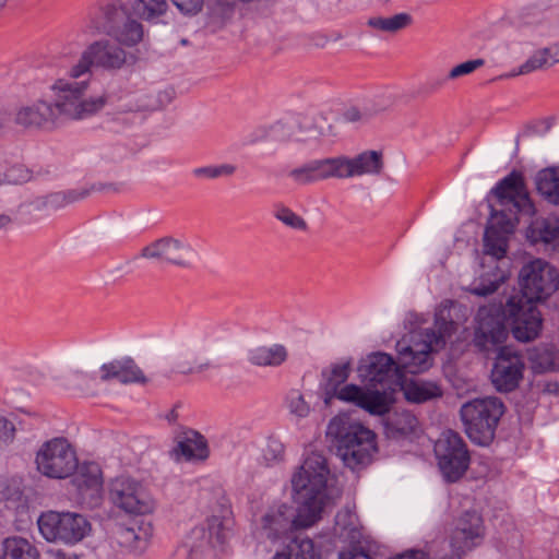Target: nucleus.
Returning <instances> with one entry per match:
<instances>
[{
    "mask_svg": "<svg viewBox=\"0 0 559 559\" xmlns=\"http://www.w3.org/2000/svg\"><path fill=\"white\" fill-rule=\"evenodd\" d=\"M522 296H511L506 305L489 304L476 313L475 343L492 348L508 337L507 325L521 342L534 340L542 329V316L535 302L549 297L559 287V273L547 261L535 259L520 272Z\"/></svg>",
    "mask_w": 559,
    "mask_h": 559,
    "instance_id": "obj_1",
    "label": "nucleus"
},
{
    "mask_svg": "<svg viewBox=\"0 0 559 559\" xmlns=\"http://www.w3.org/2000/svg\"><path fill=\"white\" fill-rule=\"evenodd\" d=\"M453 301L444 300L435 314V326L413 332L409 340L404 337L396 343L399 361L385 353H372L359 361L357 376L369 386L378 384L395 389L402 382V373L413 374L427 371L432 365L431 353L442 348L447 340L456 331L457 324L450 318Z\"/></svg>",
    "mask_w": 559,
    "mask_h": 559,
    "instance_id": "obj_2",
    "label": "nucleus"
},
{
    "mask_svg": "<svg viewBox=\"0 0 559 559\" xmlns=\"http://www.w3.org/2000/svg\"><path fill=\"white\" fill-rule=\"evenodd\" d=\"M330 468L325 456L311 452L290 478L295 513L286 502L270 506L260 519L261 534L277 542L289 533L313 526L322 516L326 503Z\"/></svg>",
    "mask_w": 559,
    "mask_h": 559,
    "instance_id": "obj_3",
    "label": "nucleus"
},
{
    "mask_svg": "<svg viewBox=\"0 0 559 559\" xmlns=\"http://www.w3.org/2000/svg\"><path fill=\"white\" fill-rule=\"evenodd\" d=\"M326 437L344 465L352 471L368 465L377 451L374 432L347 415H337L330 420Z\"/></svg>",
    "mask_w": 559,
    "mask_h": 559,
    "instance_id": "obj_4",
    "label": "nucleus"
},
{
    "mask_svg": "<svg viewBox=\"0 0 559 559\" xmlns=\"http://www.w3.org/2000/svg\"><path fill=\"white\" fill-rule=\"evenodd\" d=\"M87 80H57L51 103L59 126L68 121H82L97 115L107 104L105 94L87 96Z\"/></svg>",
    "mask_w": 559,
    "mask_h": 559,
    "instance_id": "obj_5",
    "label": "nucleus"
},
{
    "mask_svg": "<svg viewBox=\"0 0 559 559\" xmlns=\"http://www.w3.org/2000/svg\"><path fill=\"white\" fill-rule=\"evenodd\" d=\"M215 496L217 507L207 516L205 526L191 530L183 544L178 548L179 554L191 556L206 545L223 547L233 537L235 525L233 511L221 488L215 490Z\"/></svg>",
    "mask_w": 559,
    "mask_h": 559,
    "instance_id": "obj_6",
    "label": "nucleus"
},
{
    "mask_svg": "<svg viewBox=\"0 0 559 559\" xmlns=\"http://www.w3.org/2000/svg\"><path fill=\"white\" fill-rule=\"evenodd\" d=\"M504 406L497 397L475 399L464 403L460 409L465 432L478 445L489 444Z\"/></svg>",
    "mask_w": 559,
    "mask_h": 559,
    "instance_id": "obj_7",
    "label": "nucleus"
},
{
    "mask_svg": "<svg viewBox=\"0 0 559 559\" xmlns=\"http://www.w3.org/2000/svg\"><path fill=\"white\" fill-rule=\"evenodd\" d=\"M87 35H144L143 25L120 0H110L90 14Z\"/></svg>",
    "mask_w": 559,
    "mask_h": 559,
    "instance_id": "obj_8",
    "label": "nucleus"
},
{
    "mask_svg": "<svg viewBox=\"0 0 559 559\" xmlns=\"http://www.w3.org/2000/svg\"><path fill=\"white\" fill-rule=\"evenodd\" d=\"M509 235L497 231L493 227H486L484 235V252L495 260V267L491 272L480 276L479 282L471 287L469 292L476 296H488L495 293L501 284L510 276L509 265L502 260L508 251Z\"/></svg>",
    "mask_w": 559,
    "mask_h": 559,
    "instance_id": "obj_9",
    "label": "nucleus"
},
{
    "mask_svg": "<svg viewBox=\"0 0 559 559\" xmlns=\"http://www.w3.org/2000/svg\"><path fill=\"white\" fill-rule=\"evenodd\" d=\"M435 454L441 475L447 483L460 480L466 473L471 463L466 443L462 437L453 430L444 431L437 440Z\"/></svg>",
    "mask_w": 559,
    "mask_h": 559,
    "instance_id": "obj_10",
    "label": "nucleus"
},
{
    "mask_svg": "<svg viewBox=\"0 0 559 559\" xmlns=\"http://www.w3.org/2000/svg\"><path fill=\"white\" fill-rule=\"evenodd\" d=\"M109 501L127 514L144 515L155 509V501L143 485L127 475H120L109 483Z\"/></svg>",
    "mask_w": 559,
    "mask_h": 559,
    "instance_id": "obj_11",
    "label": "nucleus"
},
{
    "mask_svg": "<svg viewBox=\"0 0 559 559\" xmlns=\"http://www.w3.org/2000/svg\"><path fill=\"white\" fill-rule=\"evenodd\" d=\"M37 469L49 478L63 479L78 467V457L71 444L63 438L47 441L36 455Z\"/></svg>",
    "mask_w": 559,
    "mask_h": 559,
    "instance_id": "obj_12",
    "label": "nucleus"
},
{
    "mask_svg": "<svg viewBox=\"0 0 559 559\" xmlns=\"http://www.w3.org/2000/svg\"><path fill=\"white\" fill-rule=\"evenodd\" d=\"M503 342L492 348L483 349L475 345L481 352H491L499 348L496 356L493 367L491 369L492 385L499 392H511L515 390L521 380L525 369L523 356L513 349L511 346H501ZM474 344H476L474 342Z\"/></svg>",
    "mask_w": 559,
    "mask_h": 559,
    "instance_id": "obj_13",
    "label": "nucleus"
},
{
    "mask_svg": "<svg viewBox=\"0 0 559 559\" xmlns=\"http://www.w3.org/2000/svg\"><path fill=\"white\" fill-rule=\"evenodd\" d=\"M72 477L79 502L90 509L98 507L103 501L104 475L96 462L78 463Z\"/></svg>",
    "mask_w": 559,
    "mask_h": 559,
    "instance_id": "obj_14",
    "label": "nucleus"
},
{
    "mask_svg": "<svg viewBox=\"0 0 559 559\" xmlns=\"http://www.w3.org/2000/svg\"><path fill=\"white\" fill-rule=\"evenodd\" d=\"M485 537L481 515L476 511H465L455 521L450 535V545L455 552L466 554L478 547Z\"/></svg>",
    "mask_w": 559,
    "mask_h": 559,
    "instance_id": "obj_15",
    "label": "nucleus"
},
{
    "mask_svg": "<svg viewBox=\"0 0 559 559\" xmlns=\"http://www.w3.org/2000/svg\"><path fill=\"white\" fill-rule=\"evenodd\" d=\"M197 252L187 241L165 237L142 249V257L157 259L179 266H188L195 258Z\"/></svg>",
    "mask_w": 559,
    "mask_h": 559,
    "instance_id": "obj_16",
    "label": "nucleus"
},
{
    "mask_svg": "<svg viewBox=\"0 0 559 559\" xmlns=\"http://www.w3.org/2000/svg\"><path fill=\"white\" fill-rule=\"evenodd\" d=\"M501 207L516 209L518 212H533V204L525 188L523 177L518 171H512L500 180L492 189Z\"/></svg>",
    "mask_w": 559,
    "mask_h": 559,
    "instance_id": "obj_17",
    "label": "nucleus"
},
{
    "mask_svg": "<svg viewBox=\"0 0 559 559\" xmlns=\"http://www.w3.org/2000/svg\"><path fill=\"white\" fill-rule=\"evenodd\" d=\"M340 401L352 403L376 416H384L391 408V400L384 391L364 390L356 384L345 385L340 392Z\"/></svg>",
    "mask_w": 559,
    "mask_h": 559,
    "instance_id": "obj_18",
    "label": "nucleus"
},
{
    "mask_svg": "<svg viewBox=\"0 0 559 559\" xmlns=\"http://www.w3.org/2000/svg\"><path fill=\"white\" fill-rule=\"evenodd\" d=\"M336 178H352L369 174H378L382 167L381 154L376 151H367L354 158L336 156Z\"/></svg>",
    "mask_w": 559,
    "mask_h": 559,
    "instance_id": "obj_19",
    "label": "nucleus"
},
{
    "mask_svg": "<svg viewBox=\"0 0 559 559\" xmlns=\"http://www.w3.org/2000/svg\"><path fill=\"white\" fill-rule=\"evenodd\" d=\"M124 43L120 40V37H111V39L97 41L87 49L95 67L119 69L129 60H134V56L127 52L122 47Z\"/></svg>",
    "mask_w": 559,
    "mask_h": 559,
    "instance_id": "obj_20",
    "label": "nucleus"
},
{
    "mask_svg": "<svg viewBox=\"0 0 559 559\" xmlns=\"http://www.w3.org/2000/svg\"><path fill=\"white\" fill-rule=\"evenodd\" d=\"M287 176L298 186L336 178L334 157L312 159L288 171Z\"/></svg>",
    "mask_w": 559,
    "mask_h": 559,
    "instance_id": "obj_21",
    "label": "nucleus"
},
{
    "mask_svg": "<svg viewBox=\"0 0 559 559\" xmlns=\"http://www.w3.org/2000/svg\"><path fill=\"white\" fill-rule=\"evenodd\" d=\"M103 382L117 380L121 384L145 383L146 378L141 368L131 358L115 359L100 366Z\"/></svg>",
    "mask_w": 559,
    "mask_h": 559,
    "instance_id": "obj_22",
    "label": "nucleus"
},
{
    "mask_svg": "<svg viewBox=\"0 0 559 559\" xmlns=\"http://www.w3.org/2000/svg\"><path fill=\"white\" fill-rule=\"evenodd\" d=\"M15 121L23 127L52 129L59 126L51 103L38 100L20 108Z\"/></svg>",
    "mask_w": 559,
    "mask_h": 559,
    "instance_id": "obj_23",
    "label": "nucleus"
},
{
    "mask_svg": "<svg viewBox=\"0 0 559 559\" xmlns=\"http://www.w3.org/2000/svg\"><path fill=\"white\" fill-rule=\"evenodd\" d=\"M152 535V525L143 521L131 526H119L116 532L118 544L136 556L142 555L147 549Z\"/></svg>",
    "mask_w": 559,
    "mask_h": 559,
    "instance_id": "obj_24",
    "label": "nucleus"
},
{
    "mask_svg": "<svg viewBox=\"0 0 559 559\" xmlns=\"http://www.w3.org/2000/svg\"><path fill=\"white\" fill-rule=\"evenodd\" d=\"M526 238L532 245H543L546 249L559 250V218L538 217L526 229Z\"/></svg>",
    "mask_w": 559,
    "mask_h": 559,
    "instance_id": "obj_25",
    "label": "nucleus"
},
{
    "mask_svg": "<svg viewBox=\"0 0 559 559\" xmlns=\"http://www.w3.org/2000/svg\"><path fill=\"white\" fill-rule=\"evenodd\" d=\"M174 454L179 460L204 461L209 457L210 450L206 439L195 430H185L177 439Z\"/></svg>",
    "mask_w": 559,
    "mask_h": 559,
    "instance_id": "obj_26",
    "label": "nucleus"
},
{
    "mask_svg": "<svg viewBox=\"0 0 559 559\" xmlns=\"http://www.w3.org/2000/svg\"><path fill=\"white\" fill-rule=\"evenodd\" d=\"M175 366L177 371L182 374L201 373L214 367L209 358L198 353L195 345L190 346L189 344L179 349Z\"/></svg>",
    "mask_w": 559,
    "mask_h": 559,
    "instance_id": "obj_27",
    "label": "nucleus"
},
{
    "mask_svg": "<svg viewBox=\"0 0 559 559\" xmlns=\"http://www.w3.org/2000/svg\"><path fill=\"white\" fill-rule=\"evenodd\" d=\"M403 391L405 399L411 403H425L442 395L441 388L431 381L411 380L405 381L404 372L402 373L401 384H396Z\"/></svg>",
    "mask_w": 559,
    "mask_h": 559,
    "instance_id": "obj_28",
    "label": "nucleus"
},
{
    "mask_svg": "<svg viewBox=\"0 0 559 559\" xmlns=\"http://www.w3.org/2000/svg\"><path fill=\"white\" fill-rule=\"evenodd\" d=\"M288 358V350L282 344L258 346L248 350V361L257 367H280Z\"/></svg>",
    "mask_w": 559,
    "mask_h": 559,
    "instance_id": "obj_29",
    "label": "nucleus"
},
{
    "mask_svg": "<svg viewBox=\"0 0 559 559\" xmlns=\"http://www.w3.org/2000/svg\"><path fill=\"white\" fill-rule=\"evenodd\" d=\"M532 369L536 373L559 370V350L552 345H540L528 352Z\"/></svg>",
    "mask_w": 559,
    "mask_h": 559,
    "instance_id": "obj_30",
    "label": "nucleus"
},
{
    "mask_svg": "<svg viewBox=\"0 0 559 559\" xmlns=\"http://www.w3.org/2000/svg\"><path fill=\"white\" fill-rule=\"evenodd\" d=\"M536 188L545 200L559 205V166L539 170L536 176Z\"/></svg>",
    "mask_w": 559,
    "mask_h": 559,
    "instance_id": "obj_31",
    "label": "nucleus"
},
{
    "mask_svg": "<svg viewBox=\"0 0 559 559\" xmlns=\"http://www.w3.org/2000/svg\"><path fill=\"white\" fill-rule=\"evenodd\" d=\"M417 423V418L408 411L389 412L384 418L385 433L392 438L412 433Z\"/></svg>",
    "mask_w": 559,
    "mask_h": 559,
    "instance_id": "obj_32",
    "label": "nucleus"
},
{
    "mask_svg": "<svg viewBox=\"0 0 559 559\" xmlns=\"http://www.w3.org/2000/svg\"><path fill=\"white\" fill-rule=\"evenodd\" d=\"M63 540L66 544H76L87 536L92 530L88 520L79 513L64 512Z\"/></svg>",
    "mask_w": 559,
    "mask_h": 559,
    "instance_id": "obj_33",
    "label": "nucleus"
},
{
    "mask_svg": "<svg viewBox=\"0 0 559 559\" xmlns=\"http://www.w3.org/2000/svg\"><path fill=\"white\" fill-rule=\"evenodd\" d=\"M350 373V361H342L332 366L325 383V403L333 397L340 400V392L345 388Z\"/></svg>",
    "mask_w": 559,
    "mask_h": 559,
    "instance_id": "obj_34",
    "label": "nucleus"
},
{
    "mask_svg": "<svg viewBox=\"0 0 559 559\" xmlns=\"http://www.w3.org/2000/svg\"><path fill=\"white\" fill-rule=\"evenodd\" d=\"M38 528L43 537L48 542H62L64 527V513L49 511L38 519Z\"/></svg>",
    "mask_w": 559,
    "mask_h": 559,
    "instance_id": "obj_35",
    "label": "nucleus"
},
{
    "mask_svg": "<svg viewBox=\"0 0 559 559\" xmlns=\"http://www.w3.org/2000/svg\"><path fill=\"white\" fill-rule=\"evenodd\" d=\"M314 544L312 539L305 537L293 538L281 552H276L273 559H316Z\"/></svg>",
    "mask_w": 559,
    "mask_h": 559,
    "instance_id": "obj_36",
    "label": "nucleus"
},
{
    "mask_svg": "<svg viewBox=\"0 0 559 559\" xmlns=\"http://www.w3.org/2000/svg\"><path fill=\"white\" fill-rule=\"evenodd\" d=\"M133 13L150 23H157V20L166 13V0H129Z\"/></svg>",
    "mask_w": 559,
    "mask_h": 559,
    "instance_id": "obj_37",
    "label": "nucleus"
},
{
    "mask_svg": "<svg viewBox=\"0 0 559 559\" xmlns=\"http://www.w3.org/2000/svg\"><path fill=\"white\" fill-rule=\"evenodd\" d=\"M36 549L22 537H10L3 542L1 559H37Z\"/></svg>",
    "mask_w": 559,
    "mask_h": 559,
    "instance_id": "obj_38",
    "label": "nucleus"
},
{
    "mask_svg": "<svg viewBox=\"0 0 559 559\" xmlns=\"http://www.w3.org/2000/svg\"><path fill=\"white\" fill-rule=\"evenodd\" d=\"M519 213L516 209L501 207L500 210H492L491 219L487 227H493L497 231L511 235L513 234L516 224L519 223Z\"/></svg>",
    "mask_w": 559,
    "mask_h": 559,
    "instance_id": "obj_39",
    "label": "nucleus"
},
{
    "mask_svg": "<svg viewBox=\"0 0 559 559\" xmlns=\"http://www.w3.org/2000/svg\"><path fill=\"white\" fill-rule=\"evenodd\" d=\"M412 23V16L407 13H399L390 17H371L367 24L381 32H397Z\"/></svg>",
    "mask_w": 559,
    "mask_h": 559,
    "instance_id": "obj_40",
    "label": "nucleus"
},
{
    "mask_svg": "<svg viewBox=\"0 0 559 559\" xmlns=\"http://www.w3.org/2000/svg\"><path fill=\"white\" fill-rule=\"evenodd\" d=\"M335 531L344 538L355 540L359 538L360 533L355 523V514L350 511H341L335 516Z\"/></svg>",
    "mask_w": 559,
    "mask_h": 559,
    "instance_id": "obj_41",
    "label": "nucleus"
},
{
    "mask_svg": "<svg viewBox=\"0 0 559 559\" xmlns=\"http://www.w3.org/2000/svg\"><path fill=\"white\" fill-rule=\"evenodd\" d=\"M235 171L236 167L234 165L221 164L194 168L192 175L197 178L216 179L231 176Z\"/></svg>",
    "mask_w": 559,
    "mask_h": 559,
    "instance_id": "obj_42",
    "label": "nucleus"
},
{
    "mask_svg": "<svg viewBox=\"0 0 559 559\" xmlns=\"http://www.w3.org/2000/svg\"><path fill=\"white\" fill-rule=\"evenodd\" d=\"M91 67H95V63L90 53V50L86 49L83 52L79 62L71 68L70 72H69V76L62 78L61 80H75V81L87 80V82L90 83Z\"/></svg>",
    "mask_w": 559,
    "mask_h": 559,
    "instance_id": "obj_43",
    "label": "nucleus"
},
{
    "mask_svg": "<svg viewBox=\"0 0 559 559\" xmlns=\"http://www.w3.org/2000/svg\"><path fill=\"white\" fill-rule=\"evenodd\" d=\"M91 67H95V63L90 53V50L86 49L83 52L79 62L71 68L70 72H69V76L62 78L61 80H75V81L87 80V82L90 83Z\"/></svg>",
    "mask_w": 559,
    "mask_h": 559,
    "instance_id": "obj_44",
    "label": "nucleus"
},
{
    "mask_svg": "<svg viewBox=\"0 0 559 559\" xmlns=\"http://www.w3.org/2000/svg\"><path fill=\"white\" fill-rule=\"evenodd\" d=\"M546 48L536 50L523 64L520 66V72H534L544 68L551 67V57Z\"/></svg>",
    "mask_w": 559,
    "mask_h": 559,
    "instance_id": "obj_45",
    "label": "nucleus"
},
{
    "mask_svg": "<svg viewBox=\"0 0 559 559\" xmlns=\"http://www.w3.org/2000/svg\"><path fill=\"white\" fill-rule=\"evenodd\" d=\"M274 217L282 222L284 225L297 229V230H306L307 229V223L306 221L293 212L290 209L280 205L276 206L274 210Z\"/></svg>",
    "mask_w": 559,
    "mask_h": 559,
    "instance_id": "obj_46",
    "label": "nucleus"
},
{
    "mask_svg": "<svg viewBox=\"0 0 559 559\" xmlns=\"http://www.w3.org/2000/svg\"><path fill=\"white\" fill-rule=\"evenodd\" d=\"M287 408L298 418H305L310 413V406L298 390H292L286 397Z\"/></svg>",
    "mask_w": 559,
    "mask_h": 559,
    "instance_id": "obj_47",
    "label": "nucleus"
},
{
    "mask_svg": "<svg viewBox=\"0 0 559 559\" xmlns=\"http://www.w3.org/2000/svg\"><path fill=\"white\" fill-rule=\"evenodd\" d=\"M284 444L275 438H269L262 450V459L266 465H274L284 459Z\"/></svg>",
    "mask_w": 559,
    "mask_h": 559,
    "instance_id": "obj_48",
    "label": "nucleus"
},
{
    "mask_svg": "<svg viewBox=\"0 0 559 559\" xmlns=\"http://www.w3.org/2000/svg\"><path fill=\"white\" fill-rule=\"evenodd\" d=\"M64 385L69 388L85 389L88 388L95 380L96 376L83 370H70L63 376Z\"/></svg>",
    "mask_w": 559,
    "mask_h": 559,
    "instance_id": "obj_49",
    "label": "nucleus"
},
{
    "mask_svg": "<svg viewBox=\"0 0 559 559\" xmlns=\"http://www.w3.org/2000/svg\"><path fill=\"white\" fill-rule=\"evenodd\" d=\"M176 96V92L173 87H167L156 95L154 102H147L145 104H139L130 110H156L169 105Z\"/></svg>",
    "mask_w": 559,
    "mask_h": 559,
    "instance_id": "obj_50",
    "label": "nucleus"
},
{
    "mask_svg": "<svg viewBox=\"0 0 559 559\" xmlns=\"http://www.w3.org/2000/svg\"><path fill=\"white\" fill-rule=\"evenodd\" d=\"M31 179L29 170L23 165H12L5 168V174L3 175V185H20L26 182Z\"/></svg>",
    "mask_w": 559,
    "mask_h": 559,
    "instance_id": "obj_51",
    "label": "nucleus"
},
{
    "mask_svg": "<svg viewBox=\"0 0 559 559\" xmlns=\"http://www.w3.org/2000/svg\"><path fill=\"white\" fill-rule=\"evenodd\" d=\"M485 64L484 59H473L462 62L455 67H453L448 73V79L455 80L465 75L473 73L475 70L479 69Z\"/></svg>",
    "mask_w": 559,
    "mask_h": 559,
    "instance_id": "obj_52",
    "label": "nucleus"
},
{
    "mask_svg": "<svg viewBox=\"0 0 559 559\" xmlns=\"http://www.w3.org/2000/svg\"><path fill=\"white\" fill-rule=\"evenodd\" d=\"M342 116L343 119L347 122H362L368 120L370 112L366 108L350 106L343 111Z\"/></svg>",
    "mask_w": 559,
    "mask_h": 559,
    "instance_id": "obj_53",
    "label": "nucleus"
},
{
    "mask_svg": "<svg viewBox=\"0 0 559 559\" xmlns=\"http://www.w3.org/2000/svg\"><path fill=\"white\" fill-rule=\"evenodd\" d=\"M185 14H194L202 9L203 0H171Z\"/></svg>",
    "mask_w": 559,
    "mask_h": 559,
    "instance_id": "obj_54",
    "label": "nucleus"
},
{
    "mask_svg": "<svg viewBox=\"0 0 559 559\" xmlns=\"http://www.w3.org/2000/svg\"><path fill=\"white\" fill-rule=\"evenodd\" d=\"M14 431L15 428L13 423L3 416H0V442L11 440L14 436Z\"/></svg>",
    "mask_w": 559,
    "mask_h": 559,
    "instance_id": "obj_55",
    "label": "nucleus"
},
{
    "mask_svg": "<svg viewBox=\"0 0 559 559\" xmlns=\"http://www.w3.org/2000/svg\"><path fill=\"white\" fill-rule=\"evenodd\" d=\"M338 559H372L371 556L358 547H353L348 550L341 551Z\"/></svg>",
    "mask_w": 559,
    "mask_h": 559,
    "instance_id": "obj_56",
    "label": "nucleus"
},
{
    "mask_svg": "<svg viewBox=\"0 0 559 559\" xmlns=\"http://www.w3.org/2000/svg\"><path fill=\"white\" fill-rule=\"evenodd\" d=\"M547 49L550 52L549 57H551V63H559V46L547 47Z\"/></svg>",
    "mask_w": 559,
    "mask_h": 559,
    "instance_id": "obj_57",
    "label": "nucleus"
},
{
    "mask_svg": "<svg viewBox=\"0 0 559 559\" xmlns=\"http://www.w3.org/2000/svg\"><path fill=\"white\" fill-rule=\"evenodd\" d=\"M7 160L0 156V185H3V175L5 174Z\"/></svg>",
    "mask_w": 559,
    "mask_h": 559,
    "instance_id": "obj_58",
    "label": "nucleus"
},
{
    "mask_svg": "<svg viewBox=\"0 0 559 559\" xmlns=\"http://www.w3.org/2000/svg\"><path fill=\"white\" fill-rule=\"evenodd\" d=\"M313 39H317L313 45L316 47H324L328 43L329 37H312Z\"/></svg>",
    "mask_w": 559,
    "mask_h": 559,
    "instance_id": "obj_59",
    "label": "nucleus"
},
{
    "mask_svg": "<svg viewBox=\"0 0 559 559\" xmlns=\"http://www.w3.org/2000/svg\"><path fill=\"white\" fill-rule=\"evenodd\" d=\"M524 74H528V72H520V67H519L518 69L511 71L508 74L502 75L501 78H514V76L524 75Z\"/></svg>",
    "mask_w": 559,
    "mask_h": 559,
    "instance_id": "obj_60",
    "label": "nucleus"
},
{
    "mask_svg": "<svg viewBox=\"0 0 559 559\" xmlns=\"http://www.w3.org/2000/svg\"><path fill=\"white\" fill-rule=\"evenodd\" d=\"M130 39L129 46L135 45L142 37H128Z\"/></svg>",
    "mask_w": 559,
    "mask_h": 559,
    "instance_id": "obj_61",
    "label": "nucleus"
},
{
    "mask_svg": "<svg viewBox=\"0 0 559 559\" xmlns=\"http://www.w3.org/2000/svg\"><path fill=\"white\" fill-rule=\"evenodd\" d=\"M180 44H181L182 46H186V45L188 44L187 38H185V37H183V38H181Z\"/></svg>",
    "mask_w": 559,
    "mask_h": 559,
    "instance_id": "obj_62",
    "label": "nucleus"
},
{
    "mask_svg": "<svg viewBox=\"0 0 559 559\" xmlns=\"http://www.w3.org/2000/svg\"><path fill=\"white\" fill-rule=\"evenodd\" d=\"M145 99H146V100H145V102H143L142 104H145V103H147V102H153L151 98H148V96H145Z\"/></svg>",
    "mask_w": 559,
    "mask_h": 559,
    "instance_id": "obj_63",
    "label": "nucleus"
}]
</instances>
